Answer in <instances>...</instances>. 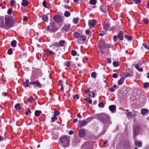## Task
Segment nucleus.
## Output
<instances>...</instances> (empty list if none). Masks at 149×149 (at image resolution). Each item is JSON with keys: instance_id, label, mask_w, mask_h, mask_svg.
Here are the masks:
<instances>
[{"instance_id": "obj_54", "label": "nucleus", "mask_w": 149, "mask_h": 149, "mask_svg": "<svg viewBox=\"0 0 149 149\" xmlns=\"http://www.w3.org/2000/svg\"><path fill=\"white\" fill-rule=\"evenodd\" d=\"M23 85L25 87H29V85L28 84H26L25 82H24L23 83Z\"/></svg>"}, {"instance_id": "obj_38", "label": "nucleus", "mask_w": 149, "mask_h": 149, "mask_svg": "<svg viewBox=\"0 0 149 149\" xmlns=\"http://www.w3.org/2000/svg\"><path fill=\"white\" fill-rule=\"evenodd\" d=\"M91 77L93 78H95L96 76V73L95 72H92L91 74Z\"/></svg>"}, {"instance_id": "obj_52", "label": "nucleus", "mask_w": 149, "mask_h": 149, "mask_svg": "<svg viewBox=\"0 0 149 149\" xmlns=\"http://www.w3.org/2000/svg\"><path fill=\"white\" fill-rule=\"evenodd\" d=\"M73 22L75 24H77L78 22V19L77 18L74 19L73 20Z\"/></svg>"}, {"instance_id": "obj_49", "label": "nucleus", "mask_w": 149, "mask_h": 149, "mask_svg": "<svg viewBox=\"0 0 149 149\" xmlns=\"http://www.w3.org/2000/svg\"><path fill=\"white\" fill-rule=\"evenodd\" d=\"M51 119H52V122H54V121H55L56 120H57V118L56 117V116H54L53 117H52L51 118Z\"/></svg>"}, {"instance_id": "obj_55", "label": "nucleus", "mask_w": 149, "mask_h": 149, "mask_svg": "<svg viewBox=\"0 0 149 149\" xmlns=\"http://www.w3.org/2000/svg\"><path fill=\"white\" fill-rule=\"evenodd\" d=\"M1 95L3 97H5L7 95V93L5 92H3L2 93Z\"/></svg>"}, {"instance_id": "obj_64", "label": "nucleus", "mask_w": 149, "mask_h": 149, "mask_svg": "<svg viewBox=\"0 0 149 149\" xmlns=\"http://www.w3.org/2000/svg\"><path fill=\"white\" fill-rule=\"evenodd\" d=\"M107 62L109 63H111V59L110 58H109L107 59Z\"/></svg>"}, {"instance_id": "obj_34", "label": "nucleus", "mask_w": 149, "mask_h": 149, "mask_svg": "<svg viewBox=\"0 0 149 149\" xmlns=\"http://www.w3.org/2000/svg\"><path fill=\"white\" fill-rule=\"evenodd\" d=\"M125 37L126 39H127L129 40H131L132 39V37L130 35L128 36L127 35H126Z\"/></svg>"}, {"instance_id": "obj_39", "label": "nucleus", "mask_w": 149, "mask_h": 149, "mask_svg": "<svg viewBox=\"0 0 149 149\" xmlns=\"http://www.w3.org/2000/svg\"><path fill=\"white\" fill-rule=\"evenodd\" d=\"M71 55L73 56H75L77 54L76 52L74 50H72L71 52Z\"/></svg>"}, {"instance_id": "obj_57", "label": "nucleus", "mask_w": 149, "mask_h": 149, "mask_svg": "<svg viewBox=\"0 0 149 149\" xmlns=\"http://www.w3.org/2000/svg\"><path fill=\"white\" fill-rule=\"evenodd\" d=\"M132 114V112H129L127 113V116L128 117L131 116Z\"/></svg>"}, {"instance_id": "obj_1", "label": "nucleus", "mask_w": 149, "mask_h": 149, "mask_svg": "<svg viewBox=\"0 0 149 149\" xmlns=\"http://www.w3.org/2000/svg\"><path fill=\"white\" fill-rule=\"evenodd\" d=\"M12 19L8 17L4 18H0V27L5 29H8L11 27L13 25Z\"/></svg>"}, {"instance_id": "obj_24", "label": "nucleus", "mask_w": 149, "mask_h": 149, "mask_svg": "<svg viewBox=\"0 0 149 149\" xmlns=\"http://www.w3.org/2000/svg\"><path fill=\"white\" fill-rule=\"evenodd\" d=\"M42 111L40 110H36L35 111V115L36 116H39L41 113Z\"/></svg>"}, {"instance_id": "obj_4", "label": "nucleus", "mask_w": 149, "mask_h": 149, "mask_svg": "<svg viewBox=\"0 0 149 149\" xmlns=\"http://www.w3.org/2000/svg\"><path fill=\"white\" fill-rule=\"evenodd\" d=\"M91 89V88H89L87 90L85 91V93L87 96L92 97L94 98L95 96V94L93 91H90Z\"/></svg>"}, {"instance_id": "obj_42", "label": "nucleus", "mask_w": 149, "mask_h": 149, "mask_svg": "<svg viewBox=\"0 0 149 149\" xmlns=\"http://www.w3.org/2000/svg\"><path fill=\"white\" fill-rule=\"evenodd\" d=\"M149 86V83L146 82L144 84V87L145 88H147Z\"/></svg>"}, {"instance_id": "obj_45", "label": "nucleus", "mask_w": 149, "mask_h": 149, "mask_svg": "<svg viewBox=\"0 0 149 149\" xmlns=\"http://www.w3.org/2000/svg\"><path fill=\"white\" fill-rule=\"evenodd\" d=\"M12 10L11 9H9L7 11V14L9 15L11 14L12 13Z\"/></svg>"}, {"instance_id": "obj_50", "label": "nucleus", "mask_w": 149, "mask_h": 149, "mask_svg": "<svg viewBox=\"0 0 149 149\" xmlns=\"http://www.w3.org/2000/svg\"><path fill=\"white\" fill-rule=\"evenodd\" d=\"M73 97L74 99H78L79 98V97L78 94L73 95Z\"/></svg>"}, {"instance_id": "obj_61", "label": "nucleus", "mask_w": 149, "mask_h": 149, "mask_svg": "<svg viewBox=\"0 0 149 149\" xmlns=\"http://www.w3.org/2000/svg\"><path fill=\"white\" fill-rule=\"evenodd\" d=\"M74 131L72 130H70L68 132V134L70 135H72L73 134Z\"/></svg>"}, {"instance_id": "obj_32", "label": "nucleus", "mask_w": 149, "mask_h": 149, "mask_svg": "<svg viewBox=\"0 0 149 149\" xmlns=\"http://www.w3.org/2000/svg\"><path fill=\"white\" fill-rule=\"evenodd\" d=\"M64 65L68 67H69L70 65V63L69 61H67L64 63Z\"/></svg>"}, {"instance_id": "obj_31", "label": "nucleus", "mask_w": 149, "mask_h": 149, "mask_svg": "<svg viewBox=\"0 0 149 149\" xmlns=\"http://www.w3.org/2000/svg\"><path fill=\"white\" fill-rule=\"evenodd\" d=\"M70 15V13L68 11H66L64 14V15L66 17H69Z\"/></svg>"}, {"instance_id": "obj_23", "label": "nucleus", "mask_w": 149, "mask_h": 149, "mask_svg": "<svg viewBox=\"0 0 149 149\" xmlns=\"http://www.w3.org/2000/svg\"><path fill=\"white\" fill-rule=\"evenodd\" d=\"M109 27V23H105L104 24L103 27L104 29L105 30L108 29Z\"/></svg>"}, {"instance_id": "obj_16", "label": "nucleus", "mask_w": 149, "mask_h": 149, "mask_svg": "<svg viewBox=\"0 0 149 149\" xmlns=\"http://www.w3.org/2000/svg\"><path fill=\"white\" fill-rule=\"evenodd\" d=\"M149 112V110L146 109H142L141 110V114L143 115H146V114H148Z\"/></svg>"}, {"instance_id": "obj_28", "label": "nucleus", "mask_w": 149, "mask_h": 149, "mask_svg": "<svg viewBox=\"0 0 149 149\" xmlns=\"http://www.w3.org/2000/svg\"><path fill=\"white\" fill-rule=\"evenodd\" d=\"M80 34L77 32H75L74 33V36L76 39H78L80 36Z\"/></svg>"}, {"instance_id": "obj_27", "label": "nucleus", "mask_w": 149, "mask_h": 149, "mask_svg": "<svg viewBox=\"0 0 149 149\" xmlns=\"http://www.w3.org/2000/svg\"><path fill=\"white\" fill-rule=\"evenodd\" d=\"M135 144L136 146L138 148L141 147L142 145L141 143L139 141L136 142L135 143Z\"/></svg>"}, {"instance_id": "obj_25", "label": "nucleus", "mask_w": 149, "mask_h": 149, "mask_svg": "<svg viewBox=\"0 0 149 149\" xmlns=\"http://www.w3.org/2000/svg\"><path fill=\"white\" fill-rule=\"evenodd\" d=\"M124 78H122L118 81V84L119 85L122 84L123 82H124Z\"/></svg>"}, {"instance_id": "obj_58", "label": "nucleus", "mask_w": 149, "mask_h": 149, "mask_svg": "<svg viewBox=\"0 0 149 149\" xmlns=\"http://www.w3.org/2000/svg\"><path fill=\"white\" fill-rule=\"evenodd\" d=\"M15 3V0H13L11 2V5L12 6H13Z\"/></svg>"}, {"instance_id": "obj_60", "label": "nucleus", "mask_w": 149, "mask_h": 149, "mask_svg": "<svg viewBox=\"0 0 149 149\" xmlns=\"http://www.w3.org/2000/svg\"><path fill=\"white\" fill-rule=\"evenodd\" d=\"M141 1V0H137L136 1L135 3L136 4H138L140 3Z\"/></svg>"}, {"instance_id": "obj_21", "label": "nucleus", "mask_w": 149, "mask_h": 149, "mask_svg": "<svg viewBox=\"0 0 149 149\" xmlns=\"http://www.w3.org/2000/svg\"><path fill=\"white\" fill-rule=\"evenodd\" d=\"M65 42V41L63 40L60 41L58 42V47H63L64 45Z\"/></svg>"}, {"instance_id": "obj_51", "label": "nucleus", "mask_w": 149, "mask_h": 149, "mask_svg": "<svg viewBox=\"0 0 149 149\" xmlns=\"http://www.w3.org/2000/svg\"><path fill=\"white\" fill-rule=\"evenodd\" d=\"M47 4V2L45 0H44L43 1L42 4L43 6L45 8H46V5Z\"/></svg>"}, {"instance_id": "obj_9", "label": "nucleus", "mask_w": 149, "mask_h": 149, "mask_svg": "<svg viewBox=\"0 0 149 149\" xmlns=\"http://www.w3.org/2000/svg\"><path fill=\"white\" fill-rule=\"evenodd\" d=\"M139 128L136 125H134L133 126V135L134 136L136 137L138 134L139 132Z\"/></svg>"}, {"instance_id": "obj_18", "label": "nucleus", "mask_w": 149, "mask_h": 149, "mask_svg": "<svg viewBox=\"0 0 149 149\" xmlns=\"http://www.w3.org/2000/svg\"><path fill=\"white\" fill-rule=\"evenodd\" d=\"M55 47L56 48L55 51H57L58 50V44L56 42H54L52 44V45H50V47Z\"/></svg>"}, {"instance_id": "obj_48", "label": "nucleus", "mask_w": 149, "mask_h": 149, "mask_svg": "<svg viewBox=\"0 0 149 149\" xmlns=\"http://www.w3.org/2000/svg\"><path fill=\"white\" fill-rule=\"evenodd\" d=\"M143 21L145 24H147L148 23V20L147 19H144L143 20Z\"/></svg>"}, {"instance_id": "obj_30", "label": "nucleus", "mask_w": 149, "mask_h": 149, "mask_svg": "<svg viewBox=\"0 0 149 149\" xmlns=\"http://www.w3.org/2000/svg\"><path fill=\"white\" fill-rule=\"evenodd\" d=\"M35 100L34 98L32 97H30L29 98L27 99V101L29 102H31L34 101Z\"/></svg>"}, {"instance_id": "obj_40", "label": "nucleus", "mask_w": 149, "mask_h": 149, "mask_svg": "<svg viewBox=\"0 0 149 149\" xmlns=\"http://www.w3.org/2000/svg\"><path fill=\"white\" fill-rule=\"evenodd\" d=\"M84 100H86L88 102L90 103L92 102V100L90 98H85Z\"/></svg>"}, {"instance_id": "obj_59", "label": "nucleus", "mask_w": 149, "mask_h": 149, "mask_svg": "<svg viewBox=\"0 0 149 149\" xmlns=\"http://www.w3.org/2000/svg\"><path fill=\"white\" fill-rule=\"evenodd\" d=\"M28 19V17L26 16H24L23 18V20L24 21H26Z\"/></svg>"}, {"instance_id": "obj_36", "label": "nucleus", "mask_w": 149, "mask_h": 149, "mask_svg": "<svg viewBox=\"0 0 149 149\" xmlns=\"http://www.w3.org/2000/svg\"><path fill=\"white\" fill-rule=\"evenodd\" d=\"M52 25H51V26H50L49 25L47 26L46 28V29L48 31V30L51 31V29H52V28L53 27V26Z\"/></svg>"}, {"instance_id": "obj_53", "label": "nucleus", "mask_w": 149, "mask_h": 149, "mask_svg": "<svg viewBox=\"0 0 149 149\" xmlns=\"http://www.w3.org/2000/svg\"><path fill=\"white\" fill-rule=\"evenodd\" d=\"M112 77L114 78H116L118 77V75L116 73H113L112 75Z\"/></svg>"}, {"instance_id": "obj_29", "label": "nucleus", "mask_w": 149, "mask_h": 149, "mask_svg": "<svg viewBox=\"0 0 149 149\" xmlns=\"http://www.w3.org/2000/svg\"><path fill=\"white\" fill-rule=\"evenodd\" d=\"M17 42L15 40H13L11 42V44L12 47H15L16 46Z\"/></svg>"}, {"instance_id": "obj_47", "label": "nucleus", "mask_w": 149, "mask_h": 149, "mask_svg": "<svg viewBox=\"0 0 149 149\" xmlns=\"http://www.w3.org/2000/svg\"><path fill=\"white\" fill-rule=\"evenodd\" d=\"M98 106L101 108H103L104 107V103H99Z\"/></svg>"}, {"instance_id": "obj_10", "label": "nucleus", "mask_w": 149, "mask_h": 149, "mask_svg": "<svg viewBox=\"0 0 149 149\" xmlns=\"http://www.w3.org/2000/svg\"><path fill=\"white\" fill-rule=\"evenodd\" d=\"M54 21L58 23H60L62 21V19L61 16L57 15L55 16L54 18Z\"/></svg>"}, {"instance_id": "obj_62", "label": "nucleus", "mask_w": 149, "mask_h": 149, "mask_svg": "<svg viewBox=\"0 0 149 149\" xmlns=\"http://www.w3.org/2000/svg\"><path fill=\"white\" fill-rule=\"evenodd\" d=\"M109 91L111 92H113L114 91L115 89L113 88H111L109 89Z\"/></svg>"}, {"instance_id": "obj_37", "label": "nucleus", "mask_w": 149, "mask_h": 149, "mask_svg": "<svg viewBox=\"0 0 149 149\" xmlns=\"http://www.w3.org/2000/svg\"><path fill=\"white\" fill-rule=\"evenodd\" d=\"M113 64L115 67H117L118 66V63L117 61H114L113 63Z\"/></svg>"}, {"instance_id": "obj_43", "label": "nucleus", "mask_w": 149, "mask_h": 149, "mask_svg": "<svg viewBox=\"0 0 149 149\" xmlns=\"http://www.w3.org/2000/svg\"><path fill=\"white\" fill-rule=\"evenodd\" d=\"M93 118L91 117L88 118L86 119V121L87 122V123L90 122L93 119Z\"/></svg>"}, {"instance_id": "obj_63", "label": "nucleus", "mask_w": 149, "mask_h": 149, "mask_svg": "<svg viewBox=\"0 0 149 149\" xmlns=\"http://www.w3.org/2000/svg\"><path fill=\"white\" fill-rule=\"evenodd\" d=\"M90 32V31L88 30H86V33L87 35H88Z\"/></svg>"}, {"instance_id": "obj_33", "label": "nucleus", "mask_w": 149, "mask_h": 149, "mask_svg": "<svg viewBox=\"0 0 149 149\" xmlns=\"http://www.w3.org/2000/svg\"><path fill=\"white\" fill-rule=\"evenodd\" d=\"M96 3V0H90L89 3L92 5H95Z\"/></svg>"}, {"instance_id": "obj_26", "label": "nucleus", "mask_w": 149, "mask_h": 149, "mask_svg": "<svg viewBox=\"0 0 149 149\" xmlns=\"http://www.w3.org/2000/svg\"><path fill=\"white\" fill-rule=\"evenodd\" d=\"M15 108L16 110H20L21 109V107L20 105V104L19 103H17L16 105L15 106Z\"/></svg>"}, {"instance_id": "obj_13", "label": "nucleus", "mask_w": 149, "mask_h": 149, "mask_svg": "<svg viewBox=\"0 0 149 149\" xmlns=\"http://www.w3.org/2000/svg\"><path fill=\"white\" fill-rule=\"evenodd\" d=\"M109 109L112 113H115L116 111V107L115 105H112L109 106Z\"/></svg>"}, {"instance_id": "obj_41", "label": "nucleus", "mask_w": 149, "mask_h": 149, "mask_svg": "<svg viewBox=\"0 0 149 149\" xmlns=\"http://www.w3.org/2000/svg\"><path fill=\"white\" fill-rule=\"evenodd\" d=\"M8 53L10 55H11L13 53V51L12 49H9L8 51Z\"/></svg>"}, {"instance_id": "obj_11", "label": "nucleus", "mask_w": 149, "mask_h": 149, "mask_svg": "<svg viewBox=\"0 0 149 149\" xmlns=\"http://www.w3.org/2000/svg\"><path fill=\"white\" fill-rule=\"evenodd\" d=\"M78 134L80 137H84L86 135L85 131L83 129H80L79 132Z\"/></svg>"}, {"instance_id": "obj_17", "label": "nucleus", "mask_w": 149, "mask_h": 149, "mask_svg": "<svg viewBox=\"0 0 149 149\" xmlns=\"http://www.w3.org/2000/svg\"><path fill=\"white\" fill-rule=\"evenodd\" d=\"M117 37L120 40H123V32L122 31H120L117 34Z\"/></svg>"}, {"instance_id": "obj_20", "label": "nucleus", "mask_w": 149, "mask_h": 149, "mask_svg": "<svg viewBox=\"0 0 149 149\" xmlns=\"http://www.w3.org/2000/svg\"><path fill=\"white\" fill-rule=\"evenodd\" d=\"M28 0H22L21 4L22 6H26L28 5Z\"/></svg>"}, {"instance_id": "obj_15", "label": "nucleus", "mask_w": 149, "mask_h": 149, "mask_svg": "<svg viewBox=\"0 0 149 149\" xmlns=\"http://www.w3.org/2000/svg\"><path fill=\"white\" fill-rule=\"evenodd\" d=\"M45 52L48 55L51 54L54 55L55 57L56 56V53L53 52L52 51L49 50L48 49L45 50Z\"/></svg>"}, {"instance_id": "obj_12", "label": "nucleus", "mask_w": 149, "mask_h": 149, "mask_svg": "<svg viewBox=\"0 0 149 149\" xmlns=\"http://www.w3.org/2000/svg\"><path fill=\"white\" fill-rule=\"evenodd\" d=\"M34 87L36 88L37 87L39 88H41L42 87V85L41 83L38 81H34Z\"/></svg>"}, {"instance_id": "obj_8", "label": "nucleus", "mask_w": 149, "mask_h": 149, "mask_svg": "<svg viewBox=\"0 0 149 149\" xmlns=\"http://www.w3.org/2000/svg\"><path fill=\"white\" fill-rule=\"evenodd\" d=\"M96 23V21L95 19L90 20L88 21L89 26L91 28H93Z\"/></svg>"}, {"instance_id": "obj_7", "label": "nucleus", "mask_w": 149, "mask_h": 149, "mask_svg": "<svg viewBox=\"0 0 149 149\" xmlns=\"http://www.w3.org/2000/svg\"><path fill=\"white\" fill-rule=\"evenodd\" d=\"M97 45L101 51L106 47L104 42L103 41L101 40L99 42Z\"/></svg>"}, {"instance_id": "obj_44", "label": "nucleus", "mask_w": 149, "mask_h": 149, "mask_svg": "<svg viewBox=\"0 0 149 149\" xmlns=\"http://www.w3.org/2000/svg\"><path fill=\"white\" fill-rule=\"evenodd\" d=\"M59 113H60L58 111H55L54 112V116L56 117V116H58L59 114Z\"/></svg>"}, {"instance_id": "obj_46", "label": "nucleus", "mask_w": 149, "mask_h": 149, "mask_svg": "<svg viewBox=\"0 0 149 149\" xmlns=\"http://www.w3.org/2000/svg\"><path fill=\"white\" fill-rule=\"evenodd\" d=\"M31 113V111L30 110L29 108H28L27 109V111L25 113V114L26 115H28L29 113Z\"/></svg>"}, {"instance_id": "obj_14", "label": "nucleus", "mask_w": 149, "mask_h": 149, "mask_svg": "<svg viewBox=\"0 0 149 149\" xmlns=\"http://www.w3.org/2000/svg\"><path fill=\"white\" fill-rule=\"evenodd\" d=\"M61 29L67 32L70 31V26L69 25H65Z\"/></svg>"}, {"instance_id": "obj_3", "label": "nucleus", "mask_w": 149, "mask_h": 149, "mask_svg": "<svg viewBox=\"0 0 149 149\" xmlns=\"http://www.w3.org/2000/svg\"><path fill=\"white\" fill-rule=\"evenodd\" d=\"M60 142L62 143L65 147H68L69 145V141L68 136H63L60 139Z\"/></svg>"}, {"instance_id": "obj_56", "label": "nucleus", "mask_w": 149, "mask_h": 149, "mask_svg": "<svg viewBox=\"0 0 149 149\" xmlns=\"http://www.w3.org/2000/svg\"><path fill=\"white\" fill-rule=\"evenodd\" d=\"M142 45L146 49H148V47L147 46V45L145 43H143L142 44Z\"/></svg>"}, {"instance_id": "obj_19", "label": "nucleus", "mask_w": 149, "mask_h": 149, "mask_svg": "<svg viewBox=\"0 0 149 149\" xmlns=\"http://www.w3.org/2000/svg\"><path fill=\"white\" fill-rule=\"evenodd\" d=\"M80 123L79 124V126L80 127H82L87 124V122L86 121L83 120L81 121L80 120Z\"/></svg>"}, {"instance_id": "obj_2", "label": "nucleus", "mask_w": 149, "mask_h": 149, "mask_svg": "<svg viewBox=\"0 0 149 149\" xmlns=\"http://www.w3.org/2000/svg\"><path fill=\"white\" fill-rule=\"evenodd\" d=\"M98 119L102 122L105 126H108L111 123L109 116L106 114L102 113L96 115Z\"/></svg>"}, {"instance_id": "obj_6", "label": "nucleus", "mask_w": 149, "mask_h": 149, "mask_svg": "<svg viewBox=\"0 0 149 149\" xmlns=\"http://www.w3.org/2000/svg\"><path fill=\"white\" fill-rule=\"evenodd\" d=\"M100 9L104 13H107L108 11V7L106 5H101L100 6Z\"/></svg>"}, {"instance_id": "obj_5", "label": "nucleus", "mask_w": 149, "mask_h": 149, "mask_svg": "<svg viewBox=\"0 0 149 149\" xmlns=\"http://www.w3.org/2000/svg\"><path fill=\"white\" fill-rule=\"evenodd\" d=\"M86 40V36L83 35H81L78 38L77 42L78 43L83 44L84 43Z\"/></svg>"}, {"instance_id": "obj_22", "label": "nucleus", "mask_w": 149, "mask_h": 149, "mask_svg": "<svg viewBox=\"0 0 149 149\" xmlns=\"http://www.w3.org/2000/svg\"><path fill=\"white\" fill-rule=\"evenodd\" d=\"M42 18L43 21L47 22L48 21V18L47 16L45 15H44L42 16Z\"/></svg>"}, {"instance_id": "obj_35", "label": "nucleus", "mask_w": 149, "mask_h": 149, "mask_svg": "<svg viewBox=\"0 0 149 149\" xmlns=\"http://www.w3.org/2000/svg\"><path fill=\"white\" fill-rule=\"evenodd\" d=\"M135 68L139 72H142L143 70V69L142 68H139V66L138 65H136L135 66Z\"/></svg>"}]
</instances>
